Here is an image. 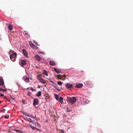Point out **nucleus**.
Returning a JSON list of instances; mask_svg holds the SVG:
<instances>
[{
    "label": "nucleus",
    "mask_w": 133,
    "mask_h": 133,
    "mask_svg": "<svg viewBox=\"0 0 133 133\" xmlns=\"http://www.w3.org/2000/svg\"><path fill=\"white\" fill-rule=\"evenodd\" d=\"M14 51L12 50H11L9 52V53H11L12 54L10 56V58L11 60L13 61H15L16 60V59L17 57V54L16 52L13 53Z\"/></svg>",
    "instance_id": "nucleus-1"
},
{
    "label": "nucleus",
    "mask_w": 133,
    "mask_h": 133,
    "mask_svg": "<svg viewBox=\"0 0 133 133\" xmlns=\"http://www.w3.org/2000/svg\"><path fill=\"white\" fill-rule=\"evenodd\" d=\"M67 101L71 104H72L76 101V99L75 97H72V98L68 97L67 98Z\"/></svg>",
    "instance_id": "nucleus-2"
},
{
    "label": "nucleus",
    "mask_w": 133,
    "mask_h": 133,
    "mask_svg": "<svg viewBox=\"0 0 133 133\" xmlns=\"http://www.w3.org/2000/svg\"><path fill=\"white\" fill-rule=\"evenodd\" d=\"M21 112L22 113L23 115L26 116L30 117L34 119H36L37 118L35 116H33V115L32 114H30L28 113L22 111H21Z\"/></svg>",
    "instance_id": "nucleus-3"
},
{
    "label": "nucleus",
    "mask_w": 133,
    "mask_h": 133,
    "mask_svg": "<svg viewBox=\"0 0 133 133\" xmlns=\"http://www.w3.org/2000/svg\"><path fill=\"white\" fill-rule=\"evenodd\" d=\"M27 125L30 128L32 129L33 130H39V129L37 128L36 127L32 126V125L29 123L27 124Z\"/></svg>",
    "instance_id": "nucleus-4"
},
{
    "label": "nucleus",
    "mask_w": 133,
    "mask_h": 133,
    "mask_svg": "<svg viewBox=\"0 0 133 133\" xmlns=\"http://www.w3.org/2000/svg\"><path fill=\"white\" fill-rule=\"evenodd\" d=\"M23 80L26 83H28L29 82V78L26 76H24L23 77Z\"/></svg>",
    "instance_id": "nucleus-5"
},
{
    "label": "nucleus",
    "mask_w": 133,
    "mask_h": 133,
    "mask_svg": "<svg viewBox=\"0 0 133 133\" xmlns=\"http://www.w3.org/2000/svg\"><path fill=\"white\" fill-rule=\"evenodd\" d=\"M26 61L25 60L23 59L20 61V63L22 66L25 65L26 64Z\"/></svg>",
    "instance_id": "nucleus-6"
},
{
    "label": "nucleus",
    "mask_w": 133,
    "mask_h": 133,
    "mask_svg": "<svg viewBox=\"0 0 133 133\" xmlns=\"http://www.w3.org/2000/svg\"><path fill=\"white\" fill-rule=\"evenodd\" d=\"M65 87L67 89H70L73 88V87L72 85L69 83H67L65 85Z\"/></svg>",
    "instance_id": "nucleus-7"
},
{
    "label": "nucleus",
    "mask_w": 133,
    "mask_h": 133,
    "mask_svg": "<svg viewBox=\"0 0 133 133\" xmlns=\"http://www.w3.org/2000/svg\"><path fill=\"white\" fill-rule=\"evenodd\" d=\"M81 101L82 102L85 103H88L87 101L88 102V100L87 99H86L85 98H84L82 97H81Z\"/></svg>",
    "instance_id": "nucleus-8"
},
{
    "label": "nucleus",
    "mask_w": 133,
    "mask_h": 133,
    "mask_svg": "<svg viewBox=\"0 0 133 133\" xmlns=\"http://www.w3.org/2000/svg\"><path fill=\"white\" fill-rule=\"evenodd\" d=\"M38 100L37 99L34 98L33 101V104L34 105H36L38 103Z\"/></svg>",
    "instance_id": "nucleus-9"
},
{
    "label": "nucleus",
    "mask_w": 133,
    "mask_h": 133,
    "mask_svg": "<svg viewBox=\"0 0 133 133\" xmlns=\"http://www.w3.org/2000/svg\"><path fill=\"white\" fill-rule=\"evenodd\" d=\"M22 52L24 55L25 57H27L28 56L27 52L25 49H23L22 50Z\"/></svg>",
    "instance_id": "nucleus-10"
},
{
    "label": "nucleus",
    "mask_w": 133,
    "mask_h": 133,
    "mask_svg": "<svg viewBox=\"0 0 133 133\" xmlns=\"http://www.w3.org/2000/svg\"><path fill=\"white\" fill-rule=\"evenodd\" d=\"M57 76L59 79H62V78L65 77V75H61L59 74L57 75Z\"/></svg>",
    "instance_id": "nucleus-11"
},
{
    "label": "nucleus",
    "mask_w": 133,
    "mask_h": 133,
    "mask_svg": "<svg viewBox=\"0 0 133 133\" xmlns=\"http://www.w3.org/2000/svg\"><path fill=\"white\" fill-rule=\"evenodd\" d=\"M83 85L82 84H77L75 86V87L77 88H80L82 87Z\"/></svg>",
    "instance_id": "nucleus-12"
},
{
    "label": "nucleus",
    "mask_w": 133,
    "mask_h": 133,
    "mask_svg": "<svg viewBox=\"0 0 133 133\" xmlns=\"http://www.w3.org/2000/svg\"><path fill=\"white\" fill-rule=\"evenodd\" d=\"M24 35L27 37H29L30 35L29 34L25 31H24Z\"/></svg>",
    "instance_id": "nucleus-13"
},
{
    "label": "nucleus",
    "mask_w": 133,
    "mask_h": 133,
    "mask_svg": "<svg viewBox=\"0 0 133 133\" xmlns=\"http://www.w3.org/2000/svg\"><path fill=\"white\" fill-rule=\"evenodd\" d=\"M49 63L51 65L54 66L55 64V62L52 61H50L49 62Z\"/></svg>",
    "instance_id": "nucleus-14"
},
{
    "label": "nucleus",
    "mask_w": 133,
    "mask_h": 133,
    "mask_svg": "<svg viewBox=\"0 0 133 133\" xmlns=\"http://www.w3.org/2000/svg\"><path fill=\"white\" fill-rule=\"evenodd\" d=\"M54 70L58 74L61 72L60 70L56 68H54Z\"/></svg>",
    "instance_id": "nucleus-15"
},
{
    "label": "nucleus",
    "mask_w": 133,
    "mask_h": 133,
    "mask_svg": "<svg viewBox=\"0 0 133 133\" xmlns=\"http://www.w3.org/2000/svg\"><path fill=\"white\" fill-rule=\"evenodd\" d=\"M35 59L38 61H39L40 60V57L38 55H36L35 56Z\"/></svg>",
    "instance_id": "nucleus-16"
},
{
    "label": "nucleus",
    "mask_w": 133,
    "mask_h": 133,
    "mask_svg": "<svg viewBox=\"0 0 133 133\" xmlns=\"http://www.w3.org/2000/svg\"><path fill=\"white\" fill-rule=\"evenodd\" d=\"M13 130L17 132H19L20 133H23L22 131L20 130H17L16 129H13Z\"/></svg>",
    "instance_id": "nucleus-17"
},
{
    "label": "nucleus",
    "mask_w": 133,
    "mask_h": 133,
    "mask_svg": "<svg viewBox=\"0 0 133 133\" xmlns=\"http://www.w3.org/2000/svg\"><path fill=\"white\" fill-rule=\"evenodd\" d=\"M88 85L89 86V87L90 88L92 87L93 86L92 83L90 82H89L88 83Z\"/></svg>",
    "instance_id": "nucleus-18"
},
{
    "label": "nucleus",
    "mask_w": 133,
    "mask_h": 133,
    "mask_svg": "<svg viewBox=\"0 0 133 133\" xmlns=\"http://www.w3.org/2000/svg\"><path fill=\"white\" fill-rule=\"evenodd\" d=\"M23 118L25 120L29 122L30 121V120H31V119L30 118H28L26 117H23Z\"/></svg>",
    "instance_id": "nucleus-19"
},
{
    "label": "nucleus",
    "mask_w": 133,
    "mask_h": 133,
    "mask_svg": "<svg viewBox=\"0 0 133 133\" xmlns=\"http://www.w3.org/2000/svg\"><path fill=\"white\" fill-rule=\"evenodd\" d=\"M39 81L40 82L43 83H46L45 81L42 78Z\"/></svg>",
    "instance_id": "nucleus-20"
},
{
    "label": "nucleus",
    "mask_w": 133,
    "mask_h": 133,
    "mask_svg": "<svg viewBox=\"0 0 133 133\" xmlns=\"http://www.w3.org/2000/svg\"><path fill=\"white\" fill-rule=\"evenodd\" d=\"M43 74L45 75L46 76H48V73L45 70H44L43 72Z\"/></svg>",
    "instance_id": "nucleus-21"
},
{
    "label": "nucleus",
    "mask_w": 133,
    "mask_h": 133,
    "mask_svg": "<svg viewBox=\"0 0 133 133\" xmlns=\"http://www.w3.org/2000/svg\"><path fill=\"white\" fill-rule=\"evenodd\" d=\"M8 28L10 30H12L13 29L12 26L10 24H9L8 25Z\"/></svg>",
    "instance_id": "nucleus-22"
},
{
    "label": "nucleus",
    "mask_w": 133,
    "mask_h": 133,
    "mask_svg": "<svg viewBox=\"0 0 133 133\" xmlns=\"http://www.w3.org/2000/svg\"><path fill=\"white\" fill-rule=\"evenodd\" d=\"M59 100L60 102L62 104L63 102V98L62 97H61L59 99Z\"/></svg>",
    "instance_id": "nucleus-23"
},
{
    "label": "nucleus",
    "mask_w": 133,
    "mask_h": 133,
    "mask_svg": "<svg viewBox=\"0 0 133 133\" xmlns=\"http://www.w3.org/2000/svg\"><path fill=\"white\" fill-rule=\"evenodd\" d=\"M4 83L3 80L1 79L0 80V85H2Z\"/></svg>",
    "instance_id": "nucleus-24"
},
{
    "label": "nucleus",
    "mask_w": 133,
    "mask_h": 133,
    "mask_svg": "<svg viewBox=\"0 0 133 133\" xmlns=\"http://www.w3.org/2000/svg\"><path fill=\"white\" fill-rule=\"evenodd\" d=\"M35 126L37 127H39L40 126V124L37 122H36L35 124Z\"/></svg>",
    "instance_id": "nucleus-25"
},
{
    "label": "nucleus",
    "mask_w": 133,
    "mask_h": 133,
    "mask_svg": "<svg viewBox=\"0 0 133 133\" xmlns=\"http://www.w3.org/2000/svg\"><path fill=\"white\" fill-rule=\"evenodd\" d=\"M41 95V91H39L37 95V96L38 97L40 96Z\"/></svg>",
    "instance_id": "nucleus-26"
},
{
    "label": "nucleus",
    "mask_w": 133,
    "mask_h": 133,
    "mask_svg": "<svg viewBox=\"0 0 133 133\" xmlns=\"http://www.w3.org/2000/svg\"><path fill=\"white\" fill-rule=\"evenodd\" d=\"M54 96L56 99L57 100H58L59 98L58 96L56 94H55Z\"/></svg>",
    "instance_id": "nucleus-27"
},
{
    "label": "nucleus",
    "mask_w": 133,
    "mask_h": 133,
    "mask_svg": "<svg viewBox=\"0 0 133 133\" xmlns=\"http://www.w3.org/2000/svg\"><path fill=\"white\" fill-rule=\"evenodd\" d=\"M0 90L2 91H3V92H5L7 91L6 89H3L1 88H0Z\"/></svg>",
    "instance_id": "nucleus-28"
},
{
    "label": "nucleus",
    "mask_w": 133,
    "mask_h": 133,
    "mask_svg": "<svg viewBox=\"0 0 133 133\" xmlns=\"http://www.w3.org/2000/svg\"><path fill=\"white\" fill-rule=\"evenodd\" d=\"M54 87L56 89L57 91H61V90L58 87H57L55 86H54Z\"/></svg>",
    "instance_id": "nucleus-29"
},
{
    "label": "nucleus",
    "mask_w": 133,
    "mask_h": 133,
    "mask_svg": "<svg viewBox=\"0 0 133 133\" xmlns=\"http://www.w3.org/2000/svg\"><path fill=\"white\" fill-rule=\"evenodd\" d=\"M57 84L59 85H61L63 84V83L60 81H59L57 82Z\"/></svg>",
    "instance_id": "nucleus-30"
},
{
    "label": "nucleus",
    "mask_w": 133,
    "mask_h": 133,
    "mask_svg": "<svg viewBox=\"0 0 133 133\" xmlns=\"http://www.w3.org/2000/svg\"><path fill=\"white\" fill-rule=\"evenodd\" d=\"M37 78L39 81L42 78L39 75H37Z\"/></svg>",
    "instance_id": "nucleus-31"
},
{
    "label": "nucleus",
    "mask_w": 133,
    "mask_h": 133,
    "mask_svg": "<svg viewBox=\"0 0 133 133\" xmlns=\"http://www.w3.org/2000/svg\"><path fill=\"white\" fill-rule=\"evenodd\" d=\"M37 78L39 81L42 78L39 75H37Z\"/></svg>",
    "instance_id": "nucleus-32"
},
{
    "label": "nucleus",
    "mask_w": 133,
    "mask_h": 133,
    "mask_svg": "<svg viewBox=\"0 0 133 133\" xmlns=\"http://www.w3.org/2000/svg\"><path fill=\"white\" fill-rule=\"evenodd\" d=\"M4 98H5V99H6L7 101H8L10 102V100H9L8 98L7 97H6V96H4Z\"/></svg>",
    "instance_id": "nucleus-33"
},
{
    "label": "nucleus",
    "mask_w": 133,
    "mask_h": 133,
    "mask_svg": "<svg viewBox=\"0 0 133 133\" xmlns=\"http://www.w3.org/2000/svg\"><path fill=\"white\" fill-rule=\"evenodd\" d=\"M29 44L30 45V46H31L33 44L32 43V42L30 41H29Z\"/></svg>",
    "instance_id": "nucleus-34"
},
{
    "label": "nucleus",
    "mask_w": 133,
    "mask_h": 133,
    "mask_svg": "<svg viewBox=\"0 0 133 133\" xmlns=\"http://www.w3.org/2000/svg\"><path fill=\"white\" fill-rule=\"evenodd\" d=\"M67 111L68 112H70L71 111H72L71 109L69 108L68 107H67Z\"/></svg>",
    "instance_id": "nucleus-35"
},
{
    "label": "nucleus",
    "mask_w": 133,
    "mask_h": 133,
    "mask_svg": "<svg viewBox=\"0 0 133 133\" xmlns=\"http://www.w3.org/2000/svg\"><path fill=\"white\" fill-rule=\"evenodd\" d=\"M34 120H32L31 119V120H30V121L29 122H30L31 123L33 124H34Z\"/></svg>",
    "instance_id": "nucleus-36"
},
{
    "label": "nucleus",
    "mask_w": 133,
    "mask_h": 133,
    "mask_svg": "<svg viewBox=\"0 0 133 133\" xmlns=\"http://www.w3.org/2000/svg\"><path fill=\"white\" fill-rule=\"evenodd\" d=\"M5 110L4 109H3L1 110V112H4L5 111Z\"/></svg>",
    "instance_id": "nucleus-37"
},
{
    "label": "nucleus",
    "mask_w": 133,
    "mask_h": 133,
    "mask_svg": "<svg viewBox=\"0 0 133 133\" xmlns=\"http://www.w3.org/2000/svg\"><path fill=\"white\" fill-rule=\"evenodd\" d=\"M61 133H64V130H60Z\"/></svg>",
    "instance_id": "nucleus-38"
},
{
    "label": "nucleus",
    "mask_w": 133,
    "mask_h": 133,
    "mask_svg": "<svg viewBox=\"0 0 133 133\" xmlns=\"http://www.w3.org/2000/svg\"><path fill=\"white\" fill-rule=\"evenodd\" d=\"M33 49H38V47L37 46L35 45Z\"/></svg>",
    "instance_id": "nucleus-39"
},
{
    "label": "nucleus",
    "mask_w": 133,
    "mask_h": 133,
    "mask_svg": "<svg viewBox=\"0 0 133 133\" xmlns=\"http://www.w3.org/2000/svg\"><path fill=\"white\" fill-rule=\"evenodd\" d=\"M4 118H5V119H8V118H9V116H8L6 115H5L4 116Z\"/></svg>",
    "instance_id": "nucleus-40"
},
{
    "label": "nucleus",
    "mask_w": 133,
    "mask_h": 133,
    "mask_svg": "<svg viewBox=\"0 0 133 133\" xmlns=\"http://www.w3.org/2000/svg\"><path fill=\"white\" fill-rule=\"evenodd\" d=\"M11 98L13 99V100H15V97H13L11 96Z\"/></svg>",
    "instance_id": "nucleus-41"
},
{
    "label": "nucleus",
    "mask_w": 133,
    "mask_h": 133,
    "mask_svg": "<svg viewBox=\"0 0 133 133\" xmlns=\"http://www.w3.org/2000/svg\"><path fill=\"white\" fill-rule=\"evenodd\" d=\"M35 45L34 44H33L31 46V47L33 48H34V47L35 46Z\"/></svg>",
    "instance_id": "nucleus-42"
},
{
    "label": "nucleus",
    "mask_w": 133,
    "mask_h": 133,
    "mask_svg": "<svg viewBox=\"0 0 133 133\" xmlns=\"http://www.w3.org/2000/svg\"><path fill=\"white\" fill-rule=\"evenodd\" d=\"M29 89H30L31 90H32V91H34V89H33V88L32 87L30 88Z\"/></svg>",
    "instance_id": "nucleus-43"
},
{
    "label": "nucleus",
    "mask_w": 133,
    "mask_h": 133,
    "mask_svg": "<svg viewBox=\"0 0 133 133\" xmlns=\"http://www.w3.org/2000/svg\"><path fill=\"white\" fill-rule=\"evenodd\" d=\"M1 94V95H0V96H3L4 97V95L2 94H1V93H0Z\"/></svg>",
    "instance_id": "nucleus-44"
},
{
    "label": "nucleus",
    "mask_w": 133,
    "mask_h": 133,
    "mask_svg": "<svg viewBox=\"0 0 133 133\" xmlns=\"http://www.w3.org/2000/svg\"><path fill=\"white\" fill-rule=\"evenodd\" d=\"M50 81V82H51L52 83H54V84H55L54 83V82L53 81H51V80Z\"/></svg>",
    "instance_id": "nucleus-45"
},
{
    "label": "nucleus",
    "mask_w": 133,
    "mask_h": 133,
    "mask_svg": "<svg viewBox=\"0 0 133 133\" xmlns=\"http://www.w3.org/2000/svg\"><path fill=\"white\" fill-rule=\"evenodd\" d=\"M30 93H27V95L29 96H30Z\"/></svg>",
    "instance_id": "nucleus-46"
},
{
    "label": "nucleus",
    "mask_w": 133,
    "mask_h": 133,
    "mask_svg": "<svg viewBox=\"0 0 133 133\" xmlns=\"http://www.w3.org/2000/svg\"><path fill=\"white\" fill-rule=\"evenodd\" d=\"M34 42L35 44L36 45H38L37 44V43H36L34 41Z\"/></svg>",
    "instance_id": "nucleus-47"
},
{
    "label": "nucleus",
    "mask_w": 133,
    "mask_h": 133,
    "mask_svg": "<svg viewBox=\"0 0 133 133\" xmlns=\"http://www.w3.org/2000/svg\"><path fill=\"white\" fill-rule=\"evenodd\" d=\"M34 42L35 44L36 45H38L37 44V43H36L34 41Z\"/></svg>",
    "instance_id": "nucleus-48"
},
{
    "label": "nucleus",
    "mask_w": 133,
    "mask_h": 133,
    "mask_svg": "<svg viewBox=\"0 0 133 133\" xmlns=\"http://www.w3.org/2000/svg\"><path fill=\"white\" fill-rule=\"evenodd\" d=\"M40 87H41V86H39L38 87V88H40Z\"/></svg>",
    "instance_id": "nucleus-49"
},
{
    "label": "nucleus",
    "mask_w": 133,
    "mask_h": 133,
    "mask_svg": "<svg viewBox=\"0 0 133 133\" xmlns=\"http://www.w3.org/2000/svg\"><path fill=\"white\" fill-rule=\"evenodd\" d=\"M1 35H0V40L1 39Z\"/></svg>",
    "instance_id": "nucleus-50"
},
{
    "label": "nucleus",
    "mask_w": 133,
    "mask_h": 133,
    "mask_svg": "<svg viewBox=\"0 0 133 133\" xmlns=\"http://www.w3.org/2000/svg\"><path fill=\"white\" fill-rule=\"evenodd\" d=\"M8 133H10L9 132H8Z\"/></svg>",
    "instance_id": "nucleus-51"
},
{
    "label": "nucleus",
    "mask_w": 133,
    "mask_h": 133,
    "mask_svg": "<svg viewBox=\"0 0 133 133\" xmlns=\"http://www.w3.org/2000/svg\"><path fill=\"white\" fill-rule=\"evenodd\" d=\"M1 103V102H0V103Z\"/></svg>",
    "instance_id": "nucleus-52"
}]
</instances>
